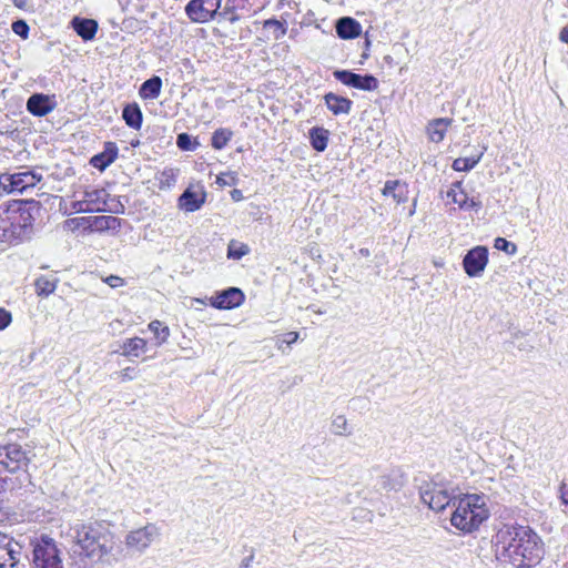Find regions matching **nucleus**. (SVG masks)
Segmentation results:
<instances>
[{
  "label": "nucleus",
  "mask_w": 568,
  "mask_h": 568,
  "mask_svg": "<svg viewBox=\"0 0 568 568\" xmlns=\"http://www.w3.org/2000/svg\"><path fill=\"white\" fill-rule=\"evenodd\" d=\"M450 120L447 118H438L433 120L427 126V133L433 142L443 141Z\"/></svg>",
  "instance_id": "28"
},
{
  "label": "nucleus",
  "mask_w": 568,
  "mask_h": 568,
  "mask_svg": "<svg viewBox=\"0 0 568 568\" xmlns=\"http://www.w3.org/2000/svg\"><path fill=\"white\" fill-rule=\"evenodd\" d=\"M104 282L112 288L120 287L124 285V278L118 275L108 276Z\"/></svg>",
  "instance_id": "47"
},
{
  "label": "nucleus",
  "mask_w": 568,
  "mask_h": 568,
  "mask_svg": "<svg viewBox=\"0 0 568 568\" xmlns=\"http://www.w3.org/2000/svg\"><path fill=\"white\" fill-rule=\"evenodd\" d=\"M11 29L17 36L21 37L22 39H27L29 37L30 28L28 23L22 19L13 21L11 24Z\"/></svg>",
  "instance_id": "43"
},
{
  "label": "nucleus",
  "mask_w": 568,
  "mask_h": 568,
  "mask_svg": "<svg viewBox=\"0 0 568 568\" xmlns=\"http://www.w3.org/2000/svg\"><path fill=\"white\" fill-rule=\"evenodd\" d=\"M58 278H49L47 276H40L36 280L34 286L36 292L39 296H49L57 288Z\"/></svg>",
  "instance_id": "32"
},
{
  "label": "nucleus",
  "mask_w": 568,
  "mask_h": 568,
  "mask_svg": "<svg viewBox=\"0 0 568 568\" xmlns=\"http://www.w3.org/2000/svg\"><path fill=\"white\" fill-rule=\"evenodd\" d=\"M119 148L115 142H105L103 151L90 159V164L99 171H104L118 158Z\"/></svg>",
  "instance_id": "19"
},
{
  "label": "nucleus",
  "mask_w": 568,
  "mask_h": 568,
  "mask_svg": "<svg viewBox=\"0 0 568 568\" xmlns=\"http://www.w3.org/2000/svg\"><path fill=\"white\" fill-rule=\"evenodd\" d=\"M478 497L468 495L458 501L450 521L454 527L466 532L477 529L487 519V510L477 505Z\"/></svg>",
  "instance_id": "5"
},
{
  "label": "nucleus",
  "mask_w": 568,
  "mask_h": 568,
  "mask_svg": "<svg viewBox=\"0 0 568 568\" xmlns=\"http://www.w3.org/2000/svg\"><path fill=\"white\" fill-rule=\"evenodd\" d=\"M559 40L568 44V27H564L559 32Z\"/></svg>",
  "instance_id": "53"
},
{
  "label": "nucleus",
  "mask_w": 568,
  "mask_h": 568,
  "mask_svg": "<svg viewBox=\"0 0 568 568\" xmlns=\"http://www.w3.org/2000/svg\"><path fill=\"white\" fill-rule=\"evenodd\" d=\"M121 349L123 356L138 357L146 351V341L141 337L128 338L123 342Z\"/></svg>",
  "instance_id": "29"
},
{
  "label": "nucleus",
  "mask_w": 568,
  "mask_h": 568,
  "mask_svg": "<svg viewBox=\"0 0 568 568\" xmlns=\"http://www.w3.org/2000/svg\"><path fill=\"white\" fill-rule=\"evenodd\" d=\"M42 179L40 173L32 170H26L18 173H2L0 174V189L7 193L19 192L36 186Z\"/></svg>",
  "instance_id": "9"
},
{
  "label": "nucleus",
  "mask_w": 568,
  "mask_h": 568,
  "mask_svg": "<svg viewBox=\"0 0 568 568\" xmlns=\"http://www.w3.org/2000/svg\"><path fill=\"white\" fill-rule=\"evenodd\" d=\"M253 560H254V551L252 550L251 554L241 561L240 567L241 568H250Z\"/></svg>",
  "instance_id": "52"
},
{
  "label": "nucleus",
  "mask_w": 568,
  "mask_h": 568,
  "mask_svg": "<svg viewBox=\"0 0 568 568\" xmlns=\"http://www.w3.org/2000/svg\"><path fill=\"white\" fill-rule=\"evenodd\" d=\"M325 105L334 114H348L353 106V101L348 98L328 92L324 95Z\"/></svg>",
  "instance_id": "21"
},
{
  "label": "nucleus",
  "mask_w": 568,
  "mask_h": 568,
  "mask_svg": "<svg viewBox=\"0 0 568 568\" xmlns=\"http://www.w3.org/2000/svg\"><path fill=\"white\" fill-rule=\"evenodd\" d=\"M237 182V179L233 172L221 173L216 178V183L220 186H233Z\"/></svg>",
  "instance_id": "44"
},
{
  "label": "nucleus",
  "mask_w": 568,
  "mask_h": 568,
  "mask_svg": "<svg viewBox=\"0 0 568 568\" xmlns=\"http://www.w3.org/2000/svg\"><path fill=\"white\" fill-rule=\"evenodd\" d=\"M263 28L272 31L274 40H280L287 32L286 22L278 21L276 19H267L263 22Z\"/></svg>",
  "instance_id": "35"
},
{
  "label": "nucleus",
  "mask_w": 568,
  "mask_h": 568,
  "mask_svg": "<svg viewBox=\"0 0 568 568\" xmlns=\"http://www.w3.org/2000/svg\"><path fill=\"white\" fill-rule=\"evenodd\" d=\"M245 300L242 290L237 287H229L216 292L210 300L211 305L217 310H231L239 307Z\"/></svg>",
  "instance_id": "14"
},
{
  "label": "nucleus",
  "mask_w": 568,
  "mask_h": 568,
  "mask_svg": "<svg viewBox=\"0 0 568 568\" xmlns=\"http://www.w3.org/2000/svg\"><path fill=\"white\" fill-rule=\"evenodd\" d=\"M385 59L387 60V62H390V59H392V58H390L389 55H386V58H385Z\"/></svg>",
  "instance_id": "58"
},
{
  "label": "nucleus",
  "mask_w": 568,
  "mask_h": 568,
  "mask_svg": "<svg viewBox=\"0 0 568 568\" xmlns=\"http://www.w3.org/2000/svg\"><path fill=\"white\" fill-rule=\"evenodd\" d=\"M298 333L297 332H287L282 335L281 341L282 343H285L287 345L294 344L298 339Z\"/></svg>",
  "instance_id": "48"
},
{
  "label": "nucleus",
  "mask_w": 568,
  "mask_h": 568,
  "mask_svg": "<svg viewBox=\"0 0 568 568\" xmlns=\"http://www.w3.org/2000/svg\"><path fill=\"white\" fill-rule=\"evenodd\" d=\"M405 483L406 475L398 467L387 469L377 479V486L386 493L400 490Z\"/></svg>",
  "instance_id": "16"
},
{
  "label": "nucleus",
  "mask_w": 568,
  "mask_h": 568,
  "mask_svg": "<svg viewBox=\"0 0 568 568\" xmlns=\"http://www.w3.org/2000/svg\"><path fill=\"white\" fill-rule=\"evenodd\" d=\"M232 197H233L234 200H240V199L242 197V192H241L240 190H234V191L232 192Z\"/></svg>",
  "instance_id": "56"
},
{
  "label": "nucleus",
  "mask_w": 568,
  "mask_h": 568,
  "mask_svg": "<svg viewBox=\"0 0 568 568\" xmlns=\"http://www.w3.org/2000/svg\"><path fill=\"white\" fill-rule=\"evenodd\" d=\"M122 118L128 126L140 130L142 126L143 114L136 103L126 104L122 111Z\"/></svg>",
  "instance_id": "24"
},
{
  "label": "nucleus",
  "mask_w": 568,
  "mask_h": 568,
  "mask_svg": "<svg viewBox=\"0 0 568 568\" xmlns=\"http://www.w3.org/2000/svg\"><path fill=\"white\" fill-rule=\"evenodd\" d=\"M495 558L516 568H529L540 561L544 555L539 536L529 527L505 524L491 539Z\"/></svg>",
  "instance_id": "1"
},
{
  "label": "nucleus",
  "mask_w": 568,
  "mask_h": 568,
  "mask_svg": "<svg viewBox=\"0 0 568 568\" xmlns=\"http://www.w3.org/2000/svg\"><path fill=\"white\" fill-rule=\"evenodd\" d=\"M358 254L364 256V257H367V256H369L371 252H369L368 248L362 247V248L358 250Z\"/></svg>",
  "instance_id": "55"
},
{
  "label": "nucleus",
  "mask_w": 568,
  "mask_h": 568,
  "mask_svg": "<svg viewBox=\"0 0 568 568\" xmlns=\"http://www.w3.org/2000/svg\"><path fill=\"white\" fill-rule=\"evenodd\" d=\"M135 376V369L132 367H126L121 371V378L122 381H131Z\"/></svg>",
  "instance_id": "50"
},
{
  "label": "nucleus",
  "mask_w": 568,
  "mask_h": 568,
  "mask_svg": "<svg viewBox=\"0 0 568 568\" xmlns=\"http://www.w3.org/2000/svg\"><path fill=\"white\" fill-rule=\"evenodd\" d=\"M12 321L11 313L2 307H0V331L4 329L10 325Z\"/></svg>",
  "instance_id": "46"
},
{
  "label": "nucleus",
  "mask_w": 568,
  "mask_h": 568,
  "mask_svg": "<svg viewBox=\"0 0 568 568\" xmlns=\"http://www.w3.org/2000/svg\"><path fill=\"white\" fill-rule=\"evenodd\" d=\"M178 174L174 169H165L161 173L160 187H170L176 181Z\"/></svg>",
  "instance_id": "42"
},
{
  "label": "nucleus",
  "mask_w": 568,
  "mask_h": 568,
  "mask_svg": "<svg viewBox=\"0 0 568 568\" xmlns=\"http://www.w3.org/2000/svg\"><path fill=\"white\" fill-rule=\"evenodd\" d=\"M365 45H366V48H369V45H371V41L368 40V38H366V40H365Z\"/></svg>",
  "instance_id": "57"
},
{
  "label": "nucleus",
  "mask_w": 568,
  "mask_h": 568,
  "mask_svg": "<svg viewBox=\"0 0 568 568\" xmlns=\"http://www.w3.org/2000/svg\"><path fill=\"white\" fill-rule=\"evenodd\" d=\"M494 247L498 251H503L508 255H514L517 252V246L515 243L504 239V237H497L494 242Z\"/></svg>",
  "instance_id": "40"
},
{
  "label": "nucleus",
  "mask_w": 568,
  "mask_h": 568,
  "mask_svg": "<svg viewBox=\"0 0 568 568\" xmlns=\"http://www.w3.org/2000/svg\"><path fill=\"white\" fill-rule=\"evenodd\" d=\"M481 207V202L475 199H469L467 196V203L462 210H476L478 211Z\"/></svg>",
  "instance_id": "49"
},
{
  "label": "nucleus",
  "mask_w": 568,
  "mask_h": 568,
  "mask_svg": "<svg viewBox=\"0 0 568 568\" xmlns=\"http://www.w3.org/2000/svg\"><path fill=\"white\" fill-rule=\"evenodd\" d=\"M248 247L245 244H237L231 241L227 247V257L232 260H240L248 253Z\"/></svg>",
  "instance_id": "39"
},
{
  "label": "nucleus",
  "mask_w": 568,
  "mask_h": 568,
  "mask_svg": "<svg viewBox=\"0 0 568 568\" xmlns=\"http://www.w3.org/2000/svg\"><path fill=\"white\" fill-rule=\"evenodd\" d=\"M69 223L75 224L77 226L82 225L83 223H88L91 229L94 231H109V230H118L121 226L122 220L112 216V215H99V216H88L80 219H72L68 221Z\"/></svg>",
  "instance_id": "15"
},
{
  "label": "nucleus",
  "mask_w": 568,
  "mask_h": 568,
  "mask_svg": "<svg viewBox=\"0 0 568 568\" xmlns=\"http://www.w3.org/2000/svg\"><path fill=\"white\" fill-rule=\"evenodd\" d=\"M31 476L29 473H21L17 477H2L0 476V494L7 490H20L31 485Z\"/></svg>",
  "instance_id": "23"
},
{
  "label": "nucleus",
  "mask_w": 568,
  "mask_h": 568,
  "mask_svg": "<svg viewBox=\"0 0 568 568\" xmlns=\"http://www.w3.org/2000/svg\"><path fill=\"white\" fill-rule=\"evenodd\" d=\"M16 8L27 10L28 0H12Z\"/></svg>",
  "instance_id": "54"
},
{
  "label": "nucleus",
  "mask_w": 568,
  "mask_h": 568,
  "mask_svg": "<svg viewBox=\"0 0 568 568\" xmlns=\"http://www.w3.org/2000/svg\"><path fill=\"white\" fill-rule=\"evenodd\" d=\"M385 59L387 60V62H390V59H392V58H390L389 55H386V58H385Z\"/></svg>",
  "instance_id": "59"
},
{
  "label": "nucleus",
  "mask_w": 568,
  "mask_h": 568,
  "mask_svg": "<svg viewBox=\"0 0 568 568\" xmlns=\"http://www.w3.org/2000/svg\"><path fill=\"white\" fill-rule=\"evenodd\" d=\"M161 78L153 75L141 84L139 94L142 99H156L161 93Z\"/></svg>",
  "instance_id": "26"
},
{
  "label": "nucleus",
  "mask_w": 568,
  "mask_h": 568,
  "mask_svg": "<svg viewBox=\"0 0 568 568\" xmlns=\"http://www.w3.org/2000/svg\"><path fill=\"white\" fill-rule=\"evenodd\" d=\"M233 138V131L229 128L216 129L211 138V145L215 150H223Z\"/></svg>",
  "instance_id": "31"
},
{
  "label": "nucleus",
  "mask_w": 568,
  "mask_h": 568,
  "mask_svg": "<svg viewBox=\"0 0 568 568\" xmlns=\"http://www.w3.org/2000/svg\"><path fill=\"white\" fill-rule=\"evenodd\" d=\"M481 156L483 153L476 156L458 158L454 160L452 168L457 172H468L479 163Z\"/></svg>",
  "instance_id": "34"
},
{
  "label": "nucleus",
  "mask_w": 568,
  "mask_h": 568,
  "mask_svg": "<svg viewBox=\"0 0 568 568\" xmlns=\"http://www.w3.org/2000/svg\"><path fill=\"white\" fill-rule=\"evenodd\" d=\"M176 145L182 151H195L200 142L187 133H180L176 136Z\"/></svg>",
  "instance_id": "37"
},
{
  "label": "nucleus",
  "mask_w": 568,
  "mask_h": 568,
  "mask_svg": "<svg viewBox=\"0 0 568 568\" xmlns=\"http://www.w3.org/2000/svg\"><path fill=\"white\" fill-rule=\"evenodd\" d=\"M560 499L565 505H568V483H561L559 487Z\"/></svg>",
  "instance_id": "51"
},
{
  "label": "nucleus",
  "mask_w": 568,
  "mask_h": 568,
  "mask_svg": "<svg viewBox=\"0 0 568 568\" xmlns=\"http://www.w3.org/2000/svg\"><path fill=\"white\" fill-rule=\"evenodd\" d=\"M83 196L85 197L89 206L97 207L95 212H102L105 200L106 197H110V194L105 189H87L83 192Z\"/></svg>",
  "instance_id": "25"
},
{
  "label": "nucleus",
  "mask_w": 568,
  "mask_h": 568,
  "mask_svg": "<svg viewBox=\"0 0 568 568\" xmlns=\"http://www.w3.org/2000/svg\"><path fill=\"white\" fill-rule=\"evenodd\" d=\"M149 328L151 332L154 333L155 337L158 338L159 341V344H162L164 343L169 335H170V329L166 325H164L162 322L155 320V321H152L150 324H149Z\"/></svg>",
  "instance_id": "38"
},
{
  "label": "nucleus",
  "mask_w": 568,
  "mask_h": 568,
  "mask_svg": "<svg viewBox=\"0 0 568 568\" xmlns=\"http://www.w3.org/2000/svg\"><path fill=\"white\" fill-rule=\"evenodd\" d=\"M310 143L317 152H323L327 148L329 132L322 126H314L310 129Z\"/></svg>",
  "instance_id": "27"
},
{
  "label": "nucleus",
  "mask_w": 568,
  "mask_h": 568,
  "mask_svg": "<svg viewBox=\"0 0 568 568\" xmlns=\"http://www.w3.org/2000/svg\"><path fill=\"white\" fill-rule=\"evenodd\" d=\"M30 453L17 443L2 444L0 445V466L9 473H28L27 467L31 462Z\"/></svg>",
  "instance_id": "8"
},
{
  "label": "nucleus",
  "mask_w": 568,
  "mask_h": 568,
  "mask_svg": "<svg viewBox=\"0 0 568 568\" xmlns=\"http://www.w3.org/2000/svg\"><path fill=\"white\" fill-rule=\"evenodd\" d=\"M125 206L115 197H106L104 209L102 212H110L114 214H123Z\"/></svg>",
  "instance_id": "41"
},
{
  "label": "nucleus",
  "mask_w": 568,
  "mask_h": 568,
  "mask_svg": "<svg viewBox=\"0 0 568 568\" xmlns=\"http://www.w3.org/2000/svg\"><path fill=\"white\" fill-rule=\"evenodd\" d=\"M206 193L204 190L200 192L193 191L191 187L184 190L178 200V205L184 212H195L205 203Z\"/></svg>",
  "instance_id": "18"
},
{
  "label": "nucleus",
  "mask_w": 568,
  "mask_h": 568,
  "mask_svg": "<svg viewBox=\"0 0 568 568\" xmlns=\"http://www.w3.org/2000/svg\"><path fill=\"white\" fill-rule=\"evenodd\" d=\"M270 0H191L185 6V14L194 23H206L214 19L235 23L243 18L262 11Z\"/></svg>",
  "instance_id": "2"
},
{
  "label": "nucleus",
  "mask_w": 568,
  "mask_h": 568,
  "mask_svg": "<svg viewBox=\"0 0 568 568\" xmlns=\"http://www.w3.org/2000/svg\"><path fill=\"white\" fill-rule=\"evenodd\" d=\"M338 38L344 40L355 39L362 33L361 23L352 17H342L335 24Z\"/></svg>",
  "instance_id": "20"
},
{
  "label": "nucleus",
  "mask_w": 568,
  "mask_h": 568,
  "mask_svg": "<svg viewBox=\"0 0 568 568\" xmlns=\"http://www.w3.org/2000/svg\"><path fill=\"white\" fill-rule=\"evenodd\" d=\"M72 209L78 213H93L97 207L89 206L85 197L83 196L82 200L72 202Z\"/></svg>",
  "instance_id": "45"
},
{
  "label": "nucleus",
  "mask_w": 568,
  "mask_h": 568,
  "mask_svg": "<svg viewBox=\"0 0 568 568\" xmlns=\"http://www.w3.org/2000/svg\"><path fill=\"white\" fill-rule=\"evenodd\" d=\"M332 432L337 436L348 437L353 434V428L344 415H338L332 422Z\"/></svg>",
  "instance_id": "36"
},
{
  "label": "nucleus",
  "mask_w": 568,
  "mask_h": 568,
  "mask_svg": "<svg viewBox=\"0 0 568 568\" xmlns=\"http://www.w3.org/2000/svg\"><path fill=\"white\" fill-rule=\"evenodd\" d=\"M446 197L457 204L459 209L467 203V193L462 189V182H454L446 193Z\"/></svg>",
  "instance_id": "33"
},
{
  "label": "nucleus",
  "mask_w": 568,
  "mask_h": 568,
  "mask_svg": "<svg viewBox=\"0 0 568 568\" xmlns=\"http://www.w3.org/2000/svg\"><path fill=\"white\" fill-rule=\"evenodd\" d=\"M158 536V527L154 524H149L128 534L125 544L129 548L141 552L144 551Z\"/></svg>",
  "instance_id": "13"
},
{
  "label": "nucleus",
  "mask_w": 568,
  "mask_h": 568,
  "mask_svg": "<svg viewBox=\"0 0 568 568\" xmlns=\"http://www.w3.org/2000/svg\"><path fill=\"white\" fill-rule=\"evenodd\" d=\"M21 546L12 537L0 532V568H24L20 565Z\"/></svg>",
  "instance_id": "12"
},
{
  "label": "nucleus",
  "mask_w": 568,
  "mask_h": 568,
  "mask_svg": "<svg viewBox=\"0 0 568 568\" xmlns=\"http://www.w3.org/2000/svg\"><path fill=\"white\" fill-rule=\"evenodd\" d=\"M33 568H63L61 550L54 539L47 535L30 540Z\"/></svg>",
  "instance_id": "6"
},
{
  "label": "nucleus",
  "mask_w": 568,
  "mask_h": 568,
  "mask_svg": "<svg viewBox=\"0 0 568 568\" xmlns=\"http://www.w3.org/2000/svg\"><path fill=\"white\" fill-rule=\"evenodd\" d=\"M57 105L54 95L43 93H34L27 101V110L32 115L44 116L50 113Z\"/></svg>",
  "instance_id": "17"
},
{
  "label": "nucleus",
  "mask_w": 568,
  "mask_h": 568,
  "mask_svg": "<svg viewBox=\"0 0 568 568\" xmlns=\"http://www.w3.org/2000/svg\"><path fill=\"white\" fill-rule=\"evenodd\" d=\"M488 264V248L475 246L463 258V267L469 277H479Z\"/></svg>",
  "instance_id": "11"
},
{
  "label": "nucleus",
  "mask_w": 568,
  "mask_h": 568,
  "mask_svg": "<svg viewBox=\"0 0 568 568\" xmlns=\"http://www.w3.org/2000/svg\"><path fill=\"white\" fill-rule=\"evenodd\" d=\"M406 185L399 181H387L383 189V194L392 196L397 203L406 201Z\"/></svg>",
  "instance_id": "30"
},
{
  "label": "nucleus",
  "mask_w": 568,
  "mask_h": 568,
  "mask_svg": "<svg viewBox=\"0 0 568 568\" xmlns=\"http://www.w3.org/2000/svg\"><path fill=\"white\" fill-rule=\"evenodd\" d=\"M71 26L84 41L93 40L98 31V22L93 19L75 17L72 19Z\"/></svg>",
  "instance_id": "22"
},
{
  "label": "nucleus",
  "mask_w": 568,
  "mask_h": 568,
  "mask_svg": "<svg viewBox=\"0 0 568 568\" xmlns=\"http://www.w3.org/2000/svg\"><path fill=\"white\" fill-rule=\"evenodd\" d=\"M333 75L344 85L363 91H375L379 84L377 78L371 73L359 74L351 70H335Z\"/></svg>",
  "instance_id": "10"
},
{
  "label": "nucleus",
  "mask_w": 568,
  "mask_h": 568,
  "mask_svg": "<svg viewBox=\"0 0 568 568\" xmlns=\"http://www.w3.org/2000/svg\"><path fill=\"white\" fill-rule=\"evenodd\" d=\"M41 205L36 200H14L0 206V241L14 245L29 240Z\"/></svg>",
  "instance_id": "4"
},
{
  "label": "nucleus",
  "mask_w": 568,
  "mask_h": 568,
  "mask_svg": "<svg viewBox=\"0 0 568 568\" xmlns=\"http://www.w3.org/2000/svg\"><path fill=\"white\" fill-rule=\"evenodd\" d=\"M72 529L79 550L68 568H88L113 549V535L104 523L78 524Z\"/></svg>",
  "instance_id": "3"
},
{
  "label": "nucleus",
  "mask_w": 568,
  "mask_h": 568,
  "mask_svg": "<svg viewBox=\"0 0 568 568\" xmlns=\"http://www.w3.org/2000/svg\"><path fill=\"white\" fill-rule=\"evenodd\" d=\"M422 501L435 511H443L452 503L455 504L454 489L434 481L425 483L419 487Z\"/></svg>",
  "instance_id": "7"
}]
</instances>
